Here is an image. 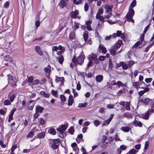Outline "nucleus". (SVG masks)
Instances as JSON below:
<instances>
[{
  "label": "nucleus",
  "instance_id": "nucleus-45",
  "mask_svg": "<svg viewBox=\"0 0 154 154\" xmlns=\"http://www.w3.org/2000/svg\"><path fill=\"white\" fill-rule=\"evenodd\" d=\"M59 146V145L53 143L51 145V147L54 149H57Z\"/></svg>",
  "mask_w": 154,
  "mask_h": 154
},
{
  "label": "nucleus",
  "instance_id": "nucleus-38",
  "mask_svg": "<svg viewBox=\"0 0 154 154\" xmlns=\"http://www.w3.org/2000/svg\"><path fill=\"white\" fill-rule=\"evenodd\" d=\"M149 143L148 141H147L145 142L144 149V150L145 151L147 149L149 145Z\"/></svg>",
  "mask_w": 154,
  "mask_h": 154
},
{
  "label": "nucleus",
  "instance_id": "nucleus-49",
  "mask_svg": "<svg viewBox=\"0 0 154 154\" xmlns=\"http://www.w3.org/2000/svg\"><path fill=\"white\" fill-rule=\"evenodd\" d=\"M94 123L96 127H97L100 124V122L98 120H96L94 121Z\"/></svg>",
  "mask_w": 154,
  "mask_h": 154
},
{
  "label": "nucleus",
  "instance_id": "nucleus-54",
  "mask_svg": "<svg viewBox=\"0 0 154 154\" xmlns=\"http://www.w3.org/2000/svg\"><path fill=\"white\" fill-rule=\"evenodd\" d=\"M122 67L124 69H128V66L126 63H124L123 62V64H122Z\"/></svg>",
  "mask_w": 154,
  "mask_h": 154
},
{
  "label": "nucleus",
  "instance_id": "nucleus-40",
  "mask_svg": "<svg viewBox=\"0 0 154 154\" xmlns=\"http://www.w3.org/2000/svg\"><path fill=\"white\" fill-rule=\"evenodd\" d=\"M126 108L127 110H130V103L128 102H126L125 104Z\"/></svg>",
  "mask_w": 154,
  "mask_h": 154
},
{
  "label": "nucleus",
  "instance_id": "nucleus-4",
  "mask_svg": "<svg viewBox=\"0 0 154 154\" xmlns=\"http://www.w3.org/2000/svg\"><path fill=\"white\" fill-rule=\"evenodd\" d=\"M8 76L9 83L12 86L16 85V79L15 78L10 74H8Z\"/></svg>",
  "mask_w": 154,
  "mask_h": 154
},
{
  "label": "nucleus",
  "instance_id": "nucleus-51",
  "mask_svg": "<svg viewBox=\"0 0 154 154\" xmlns=\"http://www.w3.org/2000/svg\"><path fill=\"white\" fill-rule=\"evenodd\" d=\"M67 127V125H62L61 126V128L63 131H65Z\"/></svg>",
  "mask_w": 154,
  "mask_h": 154
},
{
  "label": "nucleus",
  "instance_id": "nucleus-43",
  "mask_svg": "<svg viewBox=\"0 0 154 154\" xmlns=\"http://www.w3.org/2000/svg\"><path fill=\"white\" fill-rule=\"evenodd\" d=\"M34 132L32 131H30L27 135V137L29 138H31L34 136Z\"/></svg>",
  "mask_w": 154,
  "mask_h": 154
},
{
  "label": "nucleus",
  "instance_id": "nucleus-34",
  "mask_svg": "<svg viewBox=\"0 0 154 154\" xmlns=\"http://www.w3.org/2000/svg\"><path fill=\"white\" fill-rule=\"evenodd\" d=\"M49 132L51 134L54 135L56 134V131L55 129L53 128H51L50 129Z\"/></svg>",
  "mask_w": 154,
  "mask_h": 154
},
{
  "label": "nucleus",
  "instance_id": "nucleus-19",
  "mask_svg": "<svg viewBox=\"0 0 154 154\" xmlns=\"http://www.w3.org/2000/svg\"><path fill=\"white\" fill-rule=\"evenodd\" d=\"M68 101V105L69 106H71L72 105L73 102V96L72 95L70 94L69 97Z\"/></svg>",
  "mask_w": 154,
  "mask_h": 154
},
{
  "label": "nucleus",
  "instance_id": "nucleus-61",
  "mask_svg": "<svg viewBox=\"0 0 154 154\" xmlns=\"http://www.w3.org/2000/svg\"><path fill=\"white\" fill-rule=\"evenodd\" d=\"M6 61H11V57L9 56H6L5 58Z\"/></svg>",
  "mask_w": 154,
  "mask_h": 154
},
{
  "label": "nucleus",
  "instance_id": "nucleus-55",
  "mask_svg": "<svg viewBox=\"0 0 154 154\" xmlns=\"http://www.w3.org/2000/svg\"><path fill=\"white\" fill-rule=\"evenodd\" d=\"M0 145L2 147H3L4 148H5L6 146V144H5L4 143L3 141L2 140H0Z\"/></svg>",
  "mask_w": 154,
  "mask_h": 154
},
{
  "label": "nucleus",
  "instance_id": "nucleus-20",
  "mask_svg": "<svg viewBox=\"0 0 154 154\" xmlns=\"http://www.w3.org/2000/svg\"><path fill=\"white\" fill-rule=\"evenodd\" d=\"M44 70L45 72L46 76L47 77L49 78L50 74L51 72V69L47 67H45Z\"/></svg>",
  "mask_w": 154,
  "mask_h": 154
},
{
  "label": "nucleus",
  "instance_id": "nucleus-9",
  "mask_svg": "<svg viewBox=\"0 0 154 154\" xmlns=\"http://www.w3.org/2000/svg\"><path fill=\"white\" fill-rule=\"evenodd\" d=\"M113 6L112 5H105L104 8L106 10L105 13H111Z\"/></svg>",
  "mask_w": 154,
  "mask_h": 154
},
{
  "label": "nucleus",
  "instance_id": "nucleus-21",
  "mask_svg": "<svg viewBox=\"0 0 154 154\" xmlns=\"http://www.w3.org/2000/svg\"><path fill=\"white\" fill-rule=\"evenodd\" d=\"M96 79L97 82H100L103 80V76L102 75H99L96 76Z\"/></svg>",
  "mask_w": 154,
  "mask_h": 154
},
{
  "label": "nucleus",
  "instance_id": "nucleus-16",
  "mask_svg": "<svg viewBox=\"0 0 154 154\" xmlns=\"http://www.w3.org/2000/svg\"><path fill=\"white\" fill-rule=\"evenodd\" d=\"M35 51L40 56H42L43 55V52L41 51L40 48L39 46H36L35 48Z\"/></svg>",
  "mask_w": 154,
  "mask_h": 154
},
{
  "label": "nucleus",
  "instance_id": "nucleus-3",
  "mask_svg": "<svg viewBox=\"0 0 154 154\" xmlns=\"http://www.w3.org/2000/svg\"><path fill=\"white\" fill-rule=\"evenodd\" d=\"M44 109L43 107L39 106L36 107L35 113L34 115L35 118H37L39 115V113H42L44 110Z\"/></svg>",
  "mask_w": 154,
  "mask_h": 154
},
{
  "label": "nucleus",
  "instance_id": "nucleus-14",
  "mask_svg": "<svg viewBox=\"0 0 154 154\" xmlns=\"http://www.w3.org/2000/svg\"><path fill=\"white\" fill-rule=\"evenodd\" d=\"M134 125L136 127L139 126V127H142V123L138 121L135 120L133 122Z\"/></svg>",
  "mask_w": 154,
  "mask_h": 154
},
{
  "label": "nucleus",
  "instance_id": "nucleus-6",
  "mask_svg": "<svg viewBox=\"0 0 154 154\" xmlns=\"http://www.w3.org/2000/svg\"><path fill=\"white\" fill-rule=\"evenodd\" d=\"M35 102L34 100H30L28 102V108L29 110H32L33 109V107L35 104Z\"/></svg>",
  "mask_w": 154,
  "mask_h": 154
},
{
  "label": "nucleus",
  "instance_id": "nucleus-1",
  "mask_svg": "<svg viewBox=\"0 0 154 154\" xmlns=\"http://www.w3.org/2000/svg\"><path fill=\"white\" fill-rule=\"evenodd\" d=\"M136 4V0H134L133 1L129 6V11L126 16V18L128 21L133 23L134 22V20L132 19V18L133 17L135 13L133 9L134 7L135 6Z\"/></svg>",
  "mask_w": 154,
  "mask_h": 154
},
{
  "label": "nucleus",
  "instance_id": "nucleus-23",
  "mask_svg": "<svg viewBox=\"0 0 154 154\" xmlns=\"http://www.w3.org/2000/svg\"><path fill=\"white\" fill-rule=\"evenodd\" d=\"M116 47L112 48L110 50V54L112 55H114L116 54Z\"/></svg>",
  "mask_w": 154,
  "mask_h": 154
},
{
  "label": "nucleus",
  "instance_id": "nucleus-5",
  "mask_svg": "<svg viewBox=\"0 0 154 154\" xmlns=\"http://www.w3.org/2000/svg\"><path fill=\"white\" fill-rule=\"evenodd\" d=\"M113 116L114 114H111L108 119L105 120L103 122L102 125L103 126H106L108 125L113 119Z\"/></svg>",
  "mask_w": 154,
  "mask_h": 154
},
{
  "label": "nucleus",
  "instance_id": "nucleus-53",
  "mask_svg": "<svg viewBox=\"0 0 154 154\" xmlns=\"http://www.w3.org/2000/svg\"><path fill=\"white\" fill-rule=\"evenodd\" d=\"M127 148V147L126 146L122 145H121L120 147V149L122 150H125Z\"/></svg>",
  "mask_w": 154,
  "mask_h": 154
},
{
  "label": "nucleus",
  "instance_id": "nucleus-11",
  "mask_svg": "<svg viewBox=\"0 0 154 154\" xmlns=\"http://www.w3.org/2000/svg\"><path fill=\"white\" fill-rule=\"evenodd\" d=\"M16 111V108H14L11 111L10 114L9 115V119H8V122H10L11 120H13V115Z\"/></svg>",
  "mask_w": 154,
  "mask_h": 154
},
{
  "label": "nucleus",
  "instance_id": "nucleus-26",
  "mask_svg": "<svg viewBox=\"0 0 154 154\" xmlns=\"http://www.w3.org/2000/svg\"><path fill=\"white\" fill-rule=\"evenodd\" d=\"M117 36L120 37L121 38L123 39L124 38V34L122 33L121 31L119 30H118L116 32Z\"/></svg>",
  "mask_w": 154,
  "mask_h": 154
},
{
  "label": "nucleus",
  "instance_id": "nucleus-50",
  "mask_svg": "<svg viewBox=\"0 0 154 154\" xmlns=\"http://www.w3.org/2000/svg\"><path fill=\"white\" fill-rule=\"evenodd\" d=\"M145 34V33H143L141 35L140 39V41L141 43H142L144 39Z\"/></svg>",
  "mask_w": 154,
  "mask_h": 154
},
{
  "label": "nucleus",
  "instance_id": "nucleus-10",
  "mask_svg": "<svg viewBox=\"0 0 154 154\" xmlns=\"http://www.w3.org/2000/svg\"><path fill=\"white\" fill-rule=\"evenodd\" d=\"M79 14V11L78 10H75L74 11H72L70 14V17L72 18L75 19Z\"/></svg>",
  "mask_w": 154,
  "mask_h": 154
},
{
  "label": "nucleus",
  "instance_id": "nucleus-32",
  "mask_svg": "<svg viewBox=\"0 0 154 154\" xmlns=\"http://www.w3.org/2000/svg\"><path fill=\"white\" fill-rule=\"evenodd\" d=\"M40 94L41 95L45 97L48 98L49 97V94L45 92L44 91H41L40 92Z\"/></svg>",
  "mask_w": 154,
  "mask_h": 154
},
{
  "label": "nucleus",
  "instance_id": "nucleus-36",
  "mask_svg": "<svg viewBox=\"0 0 154 154\" xmlns=\"http://www.w3.org/2000/svg\"><path fill=\"white\" fill-rule=\"evenodd\" d=\"M61 101L62 103L65 102L66 100V98L65 96L63 95H61L60 96Z\"/></svg>",
  "mask_w": 154,
  "mask_h": 154
},
{
  "label": "nucleus",
  "instance_id": "nucleus-2",
  "mask_svg": "<svg viewBox=\"0 0 154 154\" xmlns=\"http://www.w3.org/2000/svg\"><path fill=\"white\" fill-rule=\"evenodd\" d=\"M76 57L74 56L72 61L74 63H77L81 65L84 61V56L83 55L82 53L81 52L80 54V55L78 57L77 60H75Z\"/></svg>",
  "mask_w": 154,
  "mask_h": 154
},
{
  "label": "nucleus",
  "instance_id": "nucleus-63",
  "mask_svg": "<svg viewBox=\"0 0 154 154\" xmlns=\"http://www.w3.org/2000/svg\"><path fill=\"white\" fill-rule=\"evenodd\" d=\"M76 146H77V144L75 142H74V143H72L71 145V146L72 147H75V149H77L78 148Z\"/></svg>",
  "mask_w": 154,
  "mask_h": 154
},
{
  "label": "nucleus",
  "instance_id": "nucleus-7",
  "mask_svg": "<svg viewBox=\"0 0 154 154\" xmlns=\"http://www.w3.org/2000/svg\"><path fill=\"white\" fill-rule=\"evenodd\" d=\"M97 56L94 53H92L88 57L89 60L91 61L96 60V62L98 63V60L97 59Z\"/></svg>",
  "mask_w": 154,
  "mask_h": 154
},
{
  "label": "nucleus",
  "instance_id": "nucleus-42",
  "mask_svg": "<svg viewBox=\"0 0 154 154\" xmlns=\"http://www.w3.org/2000/svg\"><path fill=\"white\" fill-rule=\"evenodd\" d=\"M9 5H10V2H9L7 1V2H6L4 4V5L3 6L5 8L7 9L9 7Z\"/></svg>",
  "mask_w": 154,
  "mask_h": 154
},
{
  "label": "nucleus",
  "instance_id": "nucleus-57",
  "mask_svg": "<svg viewBox=\"0 0 154 154\" xmlns=\"http://www.w3.org/2000/svg\"><path fill=\"white\" fill-rule=\"evenodd\" d=\"M69 131L71 134H72L74 131L73 128L72 127H70L69 129Z\"/></svg>",
  "mask_w": 154,
  "mask_h": 154
},
{
  "label": "nucleus",
  "instance_id": "nucleus-28",
  "mask_svg": "<svg viewBox=\"0 0 154 154\" xmlns=\"http://www.w3.org/2000/svg\"><path fill=\"white\" fill-rule=\"evenodd\" d=\"M123 116L127 118L128 119H131L132 118V116L131 115L130 113L129 112H126L124 114Z\"/></svg>",
  "mask_w": 154,
  "mask_h": 154
},
{
  "label": "nucleus",
  "instance_id": "nucleus-25",
  "mask_svg": "<svg viewBox=\"0 0 154 154\" xmlns=\"http://www.w3.org/2000/svg\"><path fill=\"white\" fill-rule=\"evenodd\" d=\"M120 129L125 132H128L129 131L130 128L128 126L122 127Z\"/></svg>",
  "mask_w": 154,
  "mask_h": 154
},
{
  "label": "nucleus",
  "instance_id": "nucleus-52",
  "mask_svg": "<svg viewBox=\"0 0 154 154\" xmlns=\"http://www.w3.org/2000/svg\"><path fill=\"white\" fill-rule=\"evenodd\" d=\"M16 96L15 94H13L10 97V101L11 102H13L14 98L16 97Z\"/></svg>",
  "mask_w": 154,
  "mask_h": 154
},
{
  "label": "nucleus",
  "instance_id": "nucleus-41",
  "mask_svg": "<svg viewBox=\"0 0 154 154\" xmlns=\"http://www.w3.org/2000/svg\"><path fill=\"white\" fill-rule=\"evenodd\" d=\"M4 105H8L11 104L10 101L8 100H6L4 102Z\"/></svg>",
  "mask_w": 154,
  "mask_h": 154
},
{
  "label": "nucleus",
  "instance_id": "nucleus-15",
  "mask_svg": "<svg viewBox=\"0 0 154 154\" xmlns=\"http://www.w3.org/2000/svg\"><path fill=\"white\" fill-rule=\"evenodd\" d=\"M55 81L57 82H60L61 85H62L64 83V78L63 77H58L56 76Z\"/></svg>",
  "mask_w": 154,
  "mask_h": 154
},
{
  "label": "nucleus",
  "instance_id": "nucleus-37",
  "mask_svg": "<svg viewBox=\"0 0 154 154\" xmlns=\"http://www.w3.org/2000/svg\"><path fill=\"white\" fill-rule=\"evenodd\" d=\"M113 67L112 60L110 59L109 61V68L110 69H112Z\"/></svg>",
  "mask_w": 154,
  "mask_h": 154
},
{
  "label": "nucleus",
  "instance_id": "nucleus-8",
  "mask_svg": "<svg viewBox=\"0 0 154 154\" xmlns=\"http://www.w3.org/2000/svg\"><path fill=\"white\" fill-rule=\"evenodd\" d=\"M98 51L99 52H102L103 54L106 53L107 51L106 48L102 45H100L98 48Z\"/></svg>",
  "mask_w": 154,
  "mask_h": 154
},
{
  "label": "nucleus",
  "instance_id": "nucleus-56",
  "mask_svg": "<svg viewBox=\"0 0 154 154\" xmlns=\"http://www.w3.org/2000/svg\"><path fill=\"white\" fill-rule=\"evenodd\" d=\"M51 94L57 97L56 95L57 94V91H55L54 90H52L51 91Z\"/></svg>",
  "mask_w": 154,
  "mask_h": 154
},
{
  "label": "nucleus",
  "instance_id": "nucleus-47",
  "mask_svg": "<svg viewBox=\"0 0 154 154\" xmlns=\"http://www.w3.org/2000/svg\"><path fill=\"white\" fill-rule=\"evenodd\" d=\"M87 103H80L79 104L78 107H85L87 105Z\"/></svg>",
  "mask_w": 154,
  "mask_h": 154
},
{
  "label": "nucleus",
  "instance_id": "nucleus-35",
  "mask_svg": "<svg viewBox=\"0 0 154 154\" xmlns=\"http://www.w3.org/2000/svg\"><path fill=\"white\" fill-rule=\"evenodd\" d=\"M59 62L60 64H62L64 58L63 56H59L58 57Z\"/></svg>",
  "mask_w": 154,
  "mask_h": 154
},
{
  "label": "nucleus",
  "instance_id": "nucleus-30",
  "mask_svg": "<svg viewBox=\"0 0 154 154\" xmlns=\"http://www.w3.org/2000/svg\"><path fill=\"white\" fill-rule=\"evenodd\" d=\"M122 43V41L119 40L115 44V46L117 48H119L121 46Z\"/></svg>",
  "mask_w": 154,
  "mask_h": 154
},
{
  "label": "nucleus",
  "instance_id": "nucleus-60",
  "mask_svg": "<svg viewBox=\"0 0 154 154\" xmlns=\"http://www.w3.org/2000/svg\"><path fill=\"white\" fill-rule=\"evenodd\" d=\"M149 27H150V24H149L145 28L144 30L143 31V33H145L146 32H147V31L148 30V29H149Z\"/></svg>",
  "mask_w": 154,
  "mask_h": 154
},
{
  "label": "nucleus",
  "instance_id": "nucleus-27",
  "mask_svg": "<svg viewBox=\"0 0 154 154\" xmlns=\"http://www.w3.org/2000/svg\"><path fill=\"white\" fill-rule=\"evenodd\" d=\"M149 113L147 111L145 114L142 115V118L143 119L147 120L149 119Z\"/></svg>",
  "mask_w": 154,
  "mask_h": 154
},
{
  "label": "nucleus",
  "instance_id": "nucleus-18",
  "mask_svg": "<svg viewBox=\"0 0 154 154\" xmlns=\"http://www.w3.org/2000/svg\"><path fill=\"white\" fill-rule=\"evenodd\" d=\"M61 8H63L66 6V3L64 0H61L60 1L59 5Z\"/></svg>",
  "mask_w": 154,
  "mask_h": 154
},
{
  "label": "nucleus",
  "instance_id": "nucleus-31",
  "mask_svg": "<svg viewBox=\"0 0 154 154\" xmlns=\"http://www.w3.org/2000/svg\"><path fill=\"white\" fill-rule=\"evenodd\" d=\"M83 35L84 40L85 42H86L88 37V32L87 31L84 32Z\"/></svg>",
  "mask_w": 154,
  "mask_h": 154
},
{
  "label": "nucleus",
  "instance_id": "nucleus-44",
  "mask_svg": "<svg viewBox=\"0 0 154 154\" xmlns=\"http://www.w3.org/2000/svg\"><path fill=\"white\" fill-rule=\"evenodd\" d=\"M152 80V78H146L145 79V82L147 83H149L151 82Z\"/></svg>",
  "mask_w": 154,
  "mask_h": 154
},
{
  "label": "nucleus",
  "instance_id": "nucleus-22",
  "mask_svg": "<svg viewBox=\"0 0 154 154\" xmlns=\"http://www.w3.org/2000/svg\"><path fill=\"white\" fill-rule=\"evenodd\" d=\"M141 101L144 104H147L151 101V100H149L148 98H146L142 99Z\"/></svg>",
  "mask_w": 154,
  "mask_h": 154
},
{
  "label": "nucleus",
  "instance_id": "nucleus-33",
  "mask_svg": "<svg viewBox=\"0 0 154 154\" xmlns=\"http://www.w3.org/2000/svg\"><path fill=\"white\" fill-rule=\"evenodd\" d=\"M69 38L71 39H73L75 37V31L74 30L72 32L69 34Z\"/></svg>",
  "mask_w": 154,
  "mask_h": 154
},
{
  "label": "nucleus",
  "instance_id": "nucleus-13",
  "mask_svg": "<svg viewBox=\"0 0 154 154\" xmlns=\"http://www.w3.org/2000/svg\"><path fill=\"white\" fill-rule=\"evenodd\" d=\"M96 17L97 19H99L102 22V23H103L104 18L103 17L101 16L100 14L97 13L96 14Z\"/></svg>",
  "mask_w": 154,
  "mask_h": 154
},
{
  "label": "nucleus",
  "instance_id": "nucleus-17",
  "mask_svg": "<svg viewBox=\"0 0 154 154\" xmlns=\"http://www.w3.org/2000/svg\"><path fill=\"white\" fill-rule=\"evenodd\" d=\"M140 83L139 82H133L132 83L133 87L138 90L139 88H140L139 87Z\"/></svg>",
  "mask_w": 154,
  "mask_h": 154
},
{
  "label": "nucleus",
  "instance_id": "nucleus-39",
  "mask_svg": "<svg viewBox=\"0 0 154 154\" xmlns=\"http://www.w3.org/2000/svg\"><path fill=\"white\" fill-rule=\"evenodd\" d=\"M137 152L134 149H131L129 151V153L130 154H135Z\"/></svg>",
  "mask_w": 154,
  "mask_h": 154
},
{
  "label": "nucleus",
  "instance_id": "nucleus-58",
  "mask_svg": "<svg viewBox=\"0 0 154 154\" xmlns=\"http://www.w3.org/2000/svg\"><path fill=\"white\" fill-rule=\"evenodd\" d=\"M123 83L122 82L120 81H118L116 83V85L119 87H120L121 86H122V85H123Z\"/></svg>",
  "mask_w": 154,
  "mask_h": 154
},
{
  "label": "nucleus",
  "instance_id": "nucleus-46",
  "mask_svg": "<svg viewBox=\"0 0 154 154\" xmlns=\"http://www.w3.org/2000/svg\"><path fill=\"white\" fill-rule=\"evenodd\" d=\"M108 14H106L104 16V17L106 19H109V18L112 15V14L111 13H108Z\"/></svg>",
  "mask_w": 154,
  "mask_h": 154
},
{
  "label": "nucleus",
  "instance_id": "nucleus-29",
  "mask_svg": "<svg viewBox=\"0 0 154 154\" xmlns=\"http://www.w3.org/2000/svg\"><path fill=\"white\" fill-rule=\"evenodd\" d=\"M45 135V133L44 132H42L39 133L37 135L38 137L39 138H42L44 137Z\"/></svg>",
  "mask_w": 154,
  "mask_h": 154
},
{
  "label": "nucleus",
  "instance_id": "nucleus-64",
  "mask_svg": "<svg viewBox=\"0 0 154 154\" xmlns=\"http://www.w3.org/2000/svg\"><path fill=\"white\" fill-rule=\"evenodd\" d=\"M105 59V57L104 56H101L99 57V59L101 61H103Z\"/></svg>",
  "mask_w": 154,
  "mask_h": 154
},
{
  "label": "nucleus",
  "instance_id": "nucleus-24",
  "mask_svg": "<svg viewBox=\"0 0 154 154\" xmlns=\"http://www.w3.org/2000/svg\"><path fill=\"white\" fill-rule=\"evenodd\" d=\"M115 108L117 111L119 110H122L123 111L124 110V109L122 108V107L120 106L119 104L117 103H116L115 104Z\"/></svg>",
  "mask_w": 154,
  "mask_h": 154
},
{
  "label": "nucleus",
  "instance_id": "nucleus-59",
  "mask_svg": "<svg viewBox=\"0 0 154 154\" xmlns=\"http://www.w3.org/2000/svg\"><path fill=\"white\" fill-rule=\"evenodd\" d=\"M60 140L59 139H55L53 140V143L55 144H57L59 143Z\"/></svg>",
  "mask_w": 154,
  "mask_h": 154
},
{
  "label": "nucleus",
  "instance_id": "nucleus-12",
  "mask_svg": "<svg viewBox=\"0 0 154 154\" xmlns=\"http://www.w3.org/2000/svg\"><path fill=\"white\" fill-rule=\"evenodd\" d=\"M91 23L92 21L91 20H88L87 21L86 23V28L88 31H91L92 30V29L91 25Z\"/></svg>",
  "mask_w": 154,
  "mask_h": 154
},
{
  "label": "nucleus",
  "instance_id": "nucleus-62",
  "mask_svg": "<svg viewBox=\"0 0 154 154\" xmlns=\"http://www.w3.org/2000/svg\"><path fill=\"white\" fill-rule=\"evenodd\" d=\"M33 78L32 76H30L28 79V81L30 83H32L33 82Z\"/></svg>",
  "mask_w": 154,
  "mask_h": 154
},
{
  "label": "nucleus",
  "instance_id": "nucleus-48",
  "mask_svg": "<svg viewBox=\"0 0 154 154\" xmlns=\"http://www.w3.org/2000/svg\"><path fill=\"white\" fill-rule=\"evenodd\" d=\"M79 23H78L75 22V25H74V27H75V30L76 29H77L79 27Z\"/></svg>",
  "mask_w": 154,
  "mask_h": 154
}]
</instances>
